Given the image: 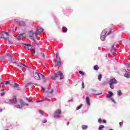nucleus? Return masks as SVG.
Listing matches in <instances>:
<instances>
[{
	"label": "nucleus",
	"mask_w": 130,
	"mask_h": 130,
	"mask_svg": "<svg viewBox=\"0 0 130 130\" xmlns=\"http://www.w3.org/2000/svg\"><path fill=\"white\" fill-rule=\"evenodd\" d=\"M36 32H34L33 30H30L29 31V36L30 39L34 41L35 43L38 45V46H39V44L37 43L36 41H35V38H36Z\"/></svg>",
	"instance_id": "nucleus-1"
},
{
	"label": "nucleus",
	"mask_w": 130,
	"mask_h": 130,
	"mask_svg": "<svg viewBox=\"0 0 130 130\" xmlns=\"http://www.w3.org/2000/svg\"><path fill=\"white\" fill-rule=\"evenodd\" d=\"M117 80L115 78H113L110 79L109 84L111 89H114V84H117Z\"/></svg>",
	"instance_id": "nucleus-2"
},
{
	"label": "nucleus",
	"mask_w": 130,
	"mask_h": 130,
	"mask_svg": "<svg viewBox=\"0 0 130 130\" xmlns=\"http://www.w3.org/2000/svg\"><path fill=\"white\" fill-rule=\"evenodd\" d=\"M56 56L57 59V62H56V65L57 67H60L61 65V61L60 60V57H59V53L58 52L56 53Z\"/></svg>",
	"instance_id": "nucleus-3"
},
{
	"label": "nucleus",
	"mask_w": 130,
	"mask_h": 130,
	"mask_svg": "<svg viewBox=\"0 0 130 130\" xmlns=\"http://www.w3.org/2000/svg\"><path fill=\"white\" fill-rule=\"evenodd\" d=\"M107 34V30L105 29L102 31L101 36V39L102 41H104L105 40V38H106V34Z\"/></svg>",
	"instance_id": "nucleus-4"
},
{
	"label": "nucleus",
	"mask_w": 130,
	"mask_h": 130,
	"mask_svg": "<svg viewBox=\"0 0 130 130\" xmlns=\"http://www.w3.org/2000/svg\"><path fill=\"white\" fill-rule=\"evenodd\" d=\"M57 77L59 78V80H63L64 79V76H63V74L61 73V71H58L57 72Z\"/></svg>",
	"instance_id": "nucleus-5"
},
{
	"label": "nucleus",
	"mask_w": 130,
	"mask_h": 130,
	"mask_svg": "<svg viewBox=\"0 0 130 130\" xmlns=\"http://www.w3.org/2000/svg\"><path fill=\"white\" fill-rule=\"evenodd\" d=\"M34 75V78L35 79H36L37 80H40V73H38L37 72H35L33 73Z\"/></svg>",
	"instance_id": "nucleus-6"
},
{
	"label": "nucleus",
	"mask_w": 130,
	"mask_h": 130,
	"mask_svg": "<svg viewBox=\"0 0 130 130\" xmlns=\"http://www.w3.org/2000/svg\"><path fill=\"white\" fill-rule=\"evenodd\" d=\"M17 24L19 25V26H21V27H25L26 26V22L24 21H20L17 22Z\"/></svg>",
	"instance_id": "nucleus-7"
},
{
	"label": "nucleus",
	"mask_w": 130,
	"mask_h": 130,
	"mask_svg": "<svg viewBox=\"0 0 130 130\" xmlns=\"http://www.w3.org/2000/svg\"><path fill=\"white\" fill-rule=\"evenodd\" d=\"M43 31V28H39L37 29L36 32V39L38 37V35H39V33H41Z\"/></svg>",
	"instance_id": "nucleus-8"
},
{
	"label": "nucleus",
	"mask_w": 130,
	"mask_h": 130,
	"mask_svg": "<svg viewBox=\"0 0 130 130\" xmlns=\"http://www.w3.org/2000/svg\"><path fill=\"white\" fill-rule=\"evenodd\" d=\"M40 57H43V58H47L46 57V53L44 52H41L39 54Z\"/></svg>",
	"instance_id": "nucleus-9"
},
{
	"label": "nucleus",
	"mask_w": 130,
	"mask_h": 130,
	"mask_svg": "<svg viewBox=\"0 0 130 130\" xmlns=\"http://www.w3.org/2000/svg\"><path fill=\"white\" fill-rule=\"evenodd\" d=\"M17 67L18 68H19V69L20 70H23V69L24 68V67H26V66H25V64H23L21 62L17 63Z\"/></svg>",
	"instance_id": "nucleus-10"
},
{
	"label": "nucleus",
	"mask_w": 130,
	"mask_h": 130,
	"mask_svg": "<svg viewBox=\"0 0 130 130\" xmlns=\"http://www.w3.org/2000/svg\"><path fill=\"white\" fill-rule=\"evenodd\" d=\"M5 35H3L0 37V38H3L4 39H8L9 38V34L7 32H5Z\"/></svg>",
	"instance_id": "nucleus-11"
},
{
	"label": "nucleus",
	"mask_w": 130,
	"mask_h": 130,
	"mask_svg": "<svg viewBox=\"0 0 130 130\" xmlns=\"http://www.w3.org/2000/svg\"><path fill=\"white\" fill-rule=\"evenodd\" d=\"M8 56H9V57H10V60H11L12 62L14 63H18L16 62L15 60H14V58H13V57L12 56V55L10 54H7Z\"/></svg>",
	"instance_id": "nucleus-12"
},
{
	"label": "nucleus",
	"mask_w": 130,
	"mask_h": 130,
	"mask_svg": "<svg viewBox=\"0 0 130 130\" xmlns=\"http://www.w3.org/2000/svg\"><path fill=\"white\" fill-rule=\"evenodd\" d=\"M13 87L17 88V90H21V88L20 87H19V84L17 83H15L13 84Z\"/></svg>",
	"instance_id": "nucleus-13"
},
{
	"label": "nucleus",
	"mask_w": 130,
	"mask_h": 130,
	"mask_svg": "<svg viewBox=\"0 0 130 130\" xmlns=\"http://www.w3.org/2000/svg\"><path fill=\"white\" fill-rule=\"evenodd\" d=\"M98 122L99 123H106V120H102L101 118H99L98 119Z\"/></svg>",
	"instance_id": "nucleus-14"
},
{
	"label": "nucleus",
	"mask_w": 130,
	"mask_h": 130,
	"mask_svg": "<svg viewBox=\"0 0 130 130\" xmlns=\"http://www.w3.org/2000/svg\"><path fill=\"white\" fill-rule=\"evenodd\" d=\"M51 79H52V80H55L56 79H57V74L52 75Z\"/></svg>",
	"instance_id": "nucleus-15"
},
{
	"label": "nucleus",
	"mask_w": 130,
	"mask_h": 130,
	"mask_svg": "<svg viewBox=\"0 0 130 130\" xmlns=\"http://www.w3.org/2000/svg\"><path fill=\"white\" fill-rule=\"evenodd\" d=\"M35 48L34 47H32L31 45H28V47L27 48L28 50H34Z\"/></svg>",
	"instance_id": "nucleus-16"
},
{
	"label": "nucleus",
	"mask_w": 130,
	"mask_h": 130,
	"mask_svg": "<svg viewBox=\"0 0 130 130\" xmlns=\"http://www.w3.org/2000/svg\"><path fill=\"white\" fill-rule=\"evenodd\" d=\"M25 36V34L23 33V34H18L17 36H16V37L17 38H18V37H19V38H21V37H24Z\"/></svg>",
	"instance_id": "nucleus-17"
},
{
	"label": "nucleus",
	"mask_w": 130,
	"mask_h": 130,
	"mask_svg": "<svg viewBox=\"0 0 130 130\" xmlns=\"http://www.w3.org/2000/svg\"><path fill=\"white\" fill-rule=\"evenodd\" d=\"M86 102L87 105H90V99L88 96L86 98Z\"/></svg>",
	"instance_id": "nucleus-18"
},
{
	"label": "nucleus",
	"mask_w": 130,
	"mask_h": 130,
	"mask_svg": "<svg viewBox=\"0 0 130 130\" xmlns=\"http://www.w3.org/2000/svg\"><path fill=\"white\" fill-rule=\"evenodd\" d=\"M113 95V93L111 92H109L108 94L107 95V97L108 98H111V96Z\"/></svg>",
	"instance_id": "nucleus-19"
},
{
	"label": "nucleus",
	"mask_w": 130,
	"mask_h": 130,
	"mask_svg": "<svg viewBox=\"0 0 130 130\" xmlns=\"http://www.w3.org/2000/svg\"><path fill=\"white\" fill-rule=\"evenodd\" d=\"M8 84H10V82H9V81H4V82H1L0 85H8Z\"/></svg>",
	"instance_id": "nucleus-20"
},
{
	"label": "nucleus",
	"mask_w": 130,
	"mask_h": 130,
	"mask_svg": "<svg viewBox=\"0 0 130 130\" xmlns=\"http://www.w3.org/2000/svg\"><path fill=\"white\" fill-rule=\"evenodd\" d=\"M61 113V111L60 110H57L54 113V115H56V114H60Z\"/></svg>",
	"instance_id": "nucleus-21"
},
{
	"label": "nucleus",
	"mask_w": 130,
	"mask_h": 130,
	"mask_svg": "<svg viewBox=\"0 0 130 130\" xmlns=\"http://www.w3.org/2000/svg\"><path fill=\"white\" fill-rule=\"evenodd\" d=\"M13 103L14 104H17V103H18V102L17 101V99L16 98V96H14V99H13Z\"/></svg>",
	"instance_id": "nucleus-22"
},
{
	"label": "nucleus",
	"mask_w": 130,
	"mask_h": 130,
	"mask_svg": "<svg viewBox=\"0 0 130 130\" xmlns=\"http://www.w3.org/2000/svg\"><path fill=\"white\" fill-rule=\"evenodd\" d=\"M93 69H94V71H98V70H99V67H98V66L95 65L93 67Z\"/></svg>",
	"instance_id": "nucleus-23"
},
{
	"label": "nucleus",
	"mask_w": 130,
	"mask_h": 130,
	"mask_svg": "<svg viewBox=\"0 0 130 130\" xmlns=\"http://www.w3.org/2000/svg\"><path fill=\"white\" fill-rule=\"evenodd\" d=\"M62 30H63V32H64V33H66V32L68 31V28L66 27H63Z\"/></svg>",
	"instance_id": "nucleus-24"
},
{
	"label": "nucleus",
	"mask_w": 130,
	"mask_h": 130,
	"mask_svg": "<svg viewBox=\"0 0 130 130\" xmlns=\"http://www.w3.org/2000/svg\"><path fill=\"white\" fill-rule=\"evenodd\" d=\"M124 76L125 78H127V79H129L130 78V75H129L128 73H125Z\"/></svg>",
	"instance_id": "nucleus-25"
},
{
	"label": "nucleus",
	"mask_w": 130,
	"mask_h": 130,
	"mask_svg": "<svg viewBox=\"0 0 130 130\" xmlns=\"http://www.w3.org/2000/svg\"><path fill=\"white\" fill-rule=\"evenodd\" d=\"M82 129H87L88 128V126L85 125H83L82 126Z\"/></svg>",
	"instance_id": "nucleus-26"
},
{
	"label": "nucleus",
	"mask_w": 130,
	"mask_h": 130,
	"mask_svg": "<svg viewBox=\"0 0 130 130\" xmlns=\"http://www.w3.org/2000/svg\"><path fill=\"white\" fill-rule=\"evenodd\" d=\"M29 44H24V48H27L28 49V47H29Z\"/></svg>",
	"instance_id": "nucleus-27"
},
{
	"label": "nucleus",
	"mask_w": 130,
	"mask_h": 130,
	"mask_svg": "<svg viewBox=\"0 0 130 130\" xmlns=\"http://www.w3.org/2000/svg\"><path fill=\"white\" fill-rule=\"evenodd\" d=\"M122 93L121 92V90H118L117 91V95L118 96H121Z\"/></svg>",
	"instance_id": "nucleus-28"
},
{
	"label": "nucleus",
	"mask_w": 130,
	"mask_h": 130,
	"mask_svg": "<svg viewBox=\"0 0 130 130\" xmlns=\"http://www.w3.org/2000/svg\"><path fill=\"white\" fill-rule=\"evenodd\" d=\"M102 79V75H101V74L99 75V76H98V80L99 81H101Z\"/></svg>",
	"instance_id": "nucleus-29"
},
{
	"label": "nucleus",
	"mask_w": 130,
	"mask_h": 130,
	"mask_svg": "<svg viewBox=\"0 0 130 130\" xmlns=\"http://www.w3.org/2000/svg\"><path fill=\"white\" fill-rule=\"evenodd\" d=\"M82 106H83V104H81L80 106H78L76 108V110H79V109H81Z\"/></svg>",
	"instance_id": "nucleus-30"
},
{
	"label": "nucleus",
	"mask_w": 130,
	"mask_h": 130,
	"mask_svg": "<svg viewBox=\"0 0 130 130\" xmlns=\"http://www.w3.org/2000/svg\"><path fill=\"white\" fill-rule=\"evenodd\" d=\"M104 125H101L99 126V129L102 130V128H104Z\"/></svg>",
	"instance_id": "nucleus-31"
},
{
	"label": "nucleus",
	"mask_w": 130,
	"mask_h": 130,
	"mask_svg": "<svg viewBox=\"0 0 130 130\" xmlns=\"http://www.w3.org/2000/svg\"><path fill=\"white\" fill-rule=\"evenodd\" d=\"M29 85H33V83L32 82H29L25 85V87H28Z\"/></svg>",
	"instance_id": "nucleus-32"
},
{
	"label": "nucleus",
	"mask_w": 130,
	"mask_h": 130,
	"mask_svg": "<svg viewBox=\"0 0 130 130\" xmlns=\"http://www.w3.org/2000/svg\"><path fill=\"white\" fill-rule=\"evenodd\" d=\"M26 100L27 101H28V102H33V101L30 100V99H29V98H26Z\"/></svg>",
	"instance_id": "nucleus-33"
},
{
	"label": "nucleus",
	"mask_w": 130,
	"mask_h": 130,
	"mask_svg": "<svg viewBox=\"0 0 130 130\" xmlns=\"http://www.w3.org/2000/svg\"><path fill=\"white\" fill-rule=\"evenodd\" d=\"M119 124L120 126H122V125L123 124V121H122V122H120L119 123Z\"/></svg>",
	"instance_id": "nucleus-34"
},
{
	"label": "nucleus",
	"mask_w": 130,
	"mask_h": 130,
	"mask_svg": "<svg viewBox=\"0 0 130 130\" xmlns=\"http://www.w3.org/2000/svg\"><path fill=\"white\" fill-rule=\"evenodd\" d=\"M82 86L83 88H85V83H84V81H82Z\"/></svg>",
	"instance_id": "nucleus-35"
},
{
	"label": "nucleus",
	"mask_w": 130,
	"mask_h": 130,
	"mask_svg": "<svg viewBox=\"0 0 130 130\" xmlns=\"http://www.w3.org/2000/svg\"><path fill=\"white\" fill-rule=\"evenodd\" d=\"M20 102L21 105H22V104H24V101H23V100L20 99Z\"/></svg>",
	"instance_id": "nucleus-36"
},
{
	"label": "nucleus",
	"mask_w": 130,
	"mask_h": 130,
	"mask_svg": "<svg viewBox=\"0 0 130 130\" xmlns=\"http://www.w3.org/2000/svg\"><path fill=\"white\" fill-rule=\"evenodd\" d=\"M15 107L17 108H19V109H21L22 108V107H21L20 105H16Z\"/></svg>",
	"instance_id": "nucleus-37"
},
{
	"label": "nucleus",
	"mask_w": 130,
	"mask_h": 130,
	"mask_svg": "<svg viewBox=\"0 0 130 130\" xmlns=\"http://www.w3.org/2000/svg\"><path fill=\"white\" fill-rule=\"evenodd\" d=\"M8 43H9V44H13V41L9 40H8Z\"/></svg>",
	"instance_id": "nucleus-38"
},
{
	"label": "nucleus",
	"mask_w": 130,
	"mask_h": 130,
	"mask_svg": "<svg viewBox=\"0 0 130 130\" xmlns=\"http://www.w3.org/2000/svg\"><path fill=\"white\" fill-rule=\"evenodd\" d=\"M22 105H23V106H29V104H26L25 103V102H24L23 104H22Z\"/></svg>",
	"instance_id": "nucleus-39"
},
{
	"label": "nucleus",
	"mask_w": 130,
	"mask_h": 130,
	"mask_svg": "<svg viewBox=\"0 0 130 130\" xmlns=\"http://www.w3.org/2000/svg\"><path fill=\"white\" fill-rule=\"evenodd\" d=\"M50 94H52L53 93V89H51V91H48Z\"/></svg>",
	"instance_id": "nucleus-40"
},
{
	"label": "nucleus",
	"mask_w": 130,
	"mask_h": 130,
	"mask_svg": "<svg viewBox=\"0 0 130 130\" xmlns=\"http://www.w3.org/2000/svg\"><path fill=\"white\" fill-rule=\"evenodd\" d=\"M79 73L80 74V75H82V76H83L84 75V72H82V71H79Z\"/></svg>",
	"instance_id": "nucleus-41"
},
{
	"label": "nucleus",
	"mask_w": 130,
	"mask_h": 130,
	"mask_svg": "<svg viewBox=\"0 0 130 130\" xmlns=\"http://www.w3.org/2000/svg\"><path fill=\"white\" fill-rule=\"evenodd\" d=\"M5 92L3 91L1 93H0L1 96H4L5 95Z\"/></svg>",
	"instance_id": "nucleus-42"
},
{
	"label": "nucleus",
	"mask_w": 130,
	"mask_h": 130,
	"mask_svg": "<svg viewBox=\"0 0 130 130\" xmlns=\"http://www.w3.org/2000/svg\"><path fill=\"white\" fill-rule=\"evenodd\" d=\"M41 76L42 77H43V79H45V77L44 76V75L40 74V76Z\"/></svg>",
	"instance_id": "nucleus-43"
},
{
	"label": "nucleus",
	"mask_w": 130,
	"mask_h": 130,
	"mask_svg": "<svg viewBox=\"0 0 130 130\" xmlns=\"http://www.w3.org/2000/svg\"><path fill=\"white\" fill-rule=\"evenodd\" d=\"M126 66L127 68H129L130 64L129 63H127V64H126Z\"/></svg>",
	"instance_id": "nucleus-44"
},
{
	"label": "nucleus",
	"mask_w": 130,
	"mask_h": 130,
	"mask_svg": "<svg viewBox=\"0 0 130 130\" xmlns=\"http://www.w3.org/2000/svg\"><path fill=\"white\" fill-rule=\"evenodd\" d=\"M111 101H112V102H114V103H115V101H114V100L113 98H111Z\"/></svg>",
	"instance_id": "nucleus-45"
},
{
	"label": "nucleus",
	"mask_w": 130,
	"mask_h": 130,
	"mask_svg": "<svg viewBox=\"0 0 130 130\" xmlns=\"http://www.w3.org/2000/svg\"><path fill=\"white\" fill-rule=\"evenodd\" d=\"M31 51H32L31 53H32V54H34V53H35V50L34 49L33 50H31Z\"/></svg>",
	"instance_id": "nucleus-46"
},
{
	"label": "nucleus",
	"mask_w": 130,
	"mask_h": 130,
	"mask_svg": "<svg viewBox=\"0 0 130 130\" xmlns=\"http://www.w3.org/2000/svg\"><path fill=\"white\" fill-rule=\"evenodd\" d=\"M46 122H47V120H44V121H43V123H46Z\"/></svg>",
	"instance_id": "nucleus-47"
},
{
	"label": "nucleus",
	"mask_w": 130,
	"mask_h": 130,
	"mask_svg": "<svg viewBox=\"0 0 130 130\" xmlns=\"http://www.w3.org/2000/svg\"><path fill=\"white\" fill-rule=\"evenodd\" d=\"M110 34H111V30H110V31L108 33V35H109Z\"/></svg>",
	"instance_id": "nucleus-48"
},
{
	"label": "nucleus",
	"mask_w": 130,
	"mask_h": 130,
	"mask_svg": "<svg viewBox=\"0 0 130 130\" xmlns=\"http://www.w3.org/2000/svg\"><path fill=\"white\" fill-rule=\"evenodd\" d=\"M0 58H1V59H3L4 58V56H1V57H0Z\"/></svg>",
	"instance_id": "nucleus-49"
},
{
	"label": "nucleus",
	"mask_w": 130,
	"mask_h": 130,
	"mask_svg": "<svg viewBox=\"0 0 130 130\" xmlns=\"http://www.w3.org/2000/svg\"><path fill=\"white\" fill-rule=\"evenodd\" d=\"M14 30H15V31H17V26H15Z\"/></svg>",
	"instance_id": "nucleus-50"
},
{
	"label": "nucleus",
	"mask_w": 130,
	"mask_h": 130,
	"mask_svg": "<svg viewBox=\"0 0 130 130\" xmlns=\"http://www.w3.org/2000/svg\"><path fill=\"white\" fill-rule=\"evenodd\" d=\"M0 112H3V109H0Z\"/></svg>",
	"instance_id": "nucleus-51"
},
{
	"label": "nucleus",
	"mask_w": 130,
	"mask_h": 130,
	"mask_svg": "<svg viewBox=\"0 0 130 130\" xmlns=\"http://www.w3.org/2000/svg\"><path fill=\"white\" fill-rule=\"evenodd\" d=\"M70 124V122H67V125H69Z\"/></svg>",
	"instance_id": "nucleus-52"
},
{
	"label": "nucleus",
	"mask_w": 130,
	"mask_h": 130,
	"mask_svg": "<svg viewBox=\"0 0 130 130\" xmlns=\"http://www.w3.org/2000/svg\"><path fill=\"white\" fill-rule=\"evenodd\" d=\"M113 47H114V45H113L112 46V48H113Z\"/></svg>",
	"instance_id": "nucleus-53"
},
{
	"label": "nucleus",
	"mask_w": 130,
	"mask_h": 130,
	"mask_svg": "<svg viewBox=\"0 0 130 130\" xmlns=\"http://www.w3.org/2000/svg\"><path fill=\"white\" fill-rule=\"evenodd\" d=\"M42 89H43V90L44 91V90H45V89L43 88V87H42Z\"/></svg>",
	"instance_id": "nucleus-54"
},
{
	"label": "nucleus",
	"mask_w": 130,
	"mask_h": 130,
	"mask_svg": "<svg viewBox=\"0 0 130 130\" xmlns=\"http://www.w3.org/2000/svg\"><path fill=\"white\" fill-rule=\"evenodd\" d=\"M1 91H5V89H2Z\"/></svg>",
	"instance_id": "nucleus-55"
},
{
	"label": "nucleus",
	"mask_w": 130,
	"mask_h": 130,
	"mask_svg": "<svg viewBox=\"0 0 130 130\" xmlns=\"http://www.w3.org/2000/svg\"><path fill=\"white\" fill-rule=\"evenodd\" d=\"M41 114H43V113H42V112H41Z\"/></svg>",
	"instance_id": "nucleus-56"
},
{
	"label": "nucleus",
	"mask_w": 130,
	"mask_h": 130,
	"mask_svg": "<svg viewBox=\"0 0 130 130\" xmlns=\"http://www.w3.org/2000/svg\"><path fill=\"white\" fill-rule=\"evenodd\" d=\"M42 101H40V102H42Z\"/></svg>",
	"instance_id": "nucleus-57"
},
{
	"label": "nucleus",
	"mask_w": 130,
	"mask_h": 130,
	"mask_svg": "<svg viewBox=\"0 0 130 130\" xmlns=\"http://www.w3.org/2000/svg\"><path fill=\"white\" fill-rule=\"evenodd\" d=\"M109 130H113V129H110Z\"/></svg>",
	"instance_id": "nucleus-58"
}]
</instances>
